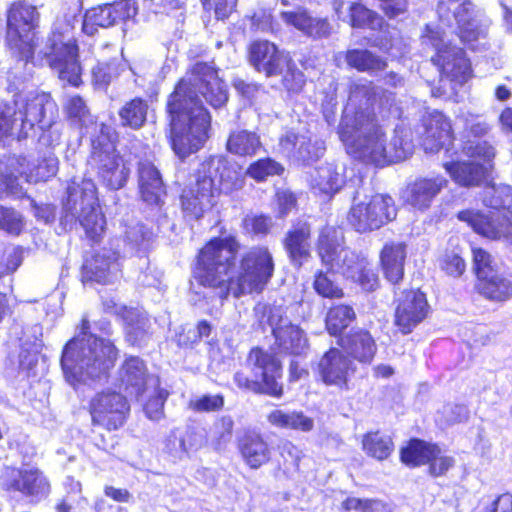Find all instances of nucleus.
Wrapping results in <instances>:
<instances>
[{
    "instance_id": "1",
    "label": "nucleus",
    "mask_w": 512,
    "mask_h": 512,
    "mask_svg": "<svg viewBox=\"0 0 512 512\" xmlns=\"http://www.w3.org/2000/svg\"><path fill=\"white\" fill-rule=\"evenodd\" d=\"M239 249L240 243L232 236L210 240L198 255L195 278L199 284L222 299L229 292L235 297L262 292L274 274L272 253L266 246H253L236 265Z\"/></svg>"
},
{
    "instance_id": "2",
    "label": "nucleus",
    "mask_w": 512,
    "mask_h": 512,
    "mask_svg": "<svg viewBox=\"0 0 512 512\" xmlns=\"http://www.w3.org/2000/svg\"><path fill=\"white\" fill-rule=\"evenodd\" d=\"M200 95L214 108H220L228 101L226 85L215 68L203 62L192 66L169 98L172 128H210L211 117L203 107Z\"/></svg>"
},
{
    "instance_id": "3",
    "label": "nucleus",
    "mask_w": 512,
    "mask_h": 512,
    "mask_svg": "<svg viewBox=\"0 0 512 512\" xmlns=\"http://www.w3.org/2000/svg\"><path fill=\"white\" fill-rule=\"evenodd\" d=\"M88 330L89 321L83 317L77 335L63 349L62 369L73 386L106 376L118 358V349L111 340L97 337Z\"/></svg>"
},
{
    "instance_id": "4",
    "label": "nucleus",
    "mask_w": 512,
    "mask_h": 512,
    "mask_svg": "<svg viewBox=\"0 0 512 512\" xmlns=\"http://www.w3.org/2000/svg\"><path fill=\"white\" fill-rule=\"evenodd\" d=\"M346 152L355 159L378 166L398 162L412 155V130H338Z\"/></svg>"
},
{
    "instance_id": "5",
    "label": "nucleus",
    "mask_w": 512,
    "mask_h": 512,
    "mask_svg": "<svg viewBox=\"0 0 512 512\" xmlns=\"http://www.w3.org/2000/svg\"><path fill=\"white\" fill-rule=\"evenodd\" d=\"M483 203L496 211L484 214L465 210L459 212L458 218L483 237L512 245V187L505 184L486 187Z\"/></svg>"
},
{
    "instance_id": "6",
    "label": "nucleus",
    "mask_w": 512,
    "mask_h": 512,
    "mask_svg": "<svg viewBox=\"0 0 512 512\" xmlns=\"http://www.w3.org/2000/svg\"><path fill=\"white\" fill-rule=\"evenodd\" d=\"M79 11V6L76 5L73 15L64 25L57 20L48 39L49 52L45 53L50 67L58 73L59 78L73 86H78L81 82V66L77 60L78 48L72 35L76 14Z\"/></svg>"
},
{
    "instance_id": "7",
    "label": "nucleus",
    "mask_w": 512,
    "mask_h": 512,
    "mask_svg": "<svg viewBox=\"0 0 512 512\" xmlns=\"http://www.w3.org/2000/svg\"><path fill=\"white\" fill-rule=\"evenodd\" d=\"M115 130H95L92 135L91 164L100 179L113 190L122 188L130 174V163L115 147Z\"/></svg>"
},
{
    "instance_id": "8",
    "label": "nucleus",
    "mask_w": 512,
    "mask_h": 512,
    "mask_svg": "<svg viewBox=\"0 0 512 512\" xmlns=\"http://www.w3.org/2000/svg\"><path fill=\"white\" fill-rule=\"evenodd\" d=\"M247 363L253 376L249 378L244 373L237 372L234 380L238 387L273 397H280L283 394L282 385L278 383L281 377V364L275 356L260 348H254L248 355Z\"/></svg>"
},
{
    "instance_id": "9",
    "label": "nucleus",
    "mask_w": 512,
    "mask_h": 512,
    "mask_svg": "<svg viewBox=\"0 0 512 512\" xmlns=\"http://www.w3.org/2000/svg\"><path fill=\"white\" fill-rule=\"evenodd\" d=\"M64 209L66 221L78 219L91 239H96L104 231L106 221L97 204L92 181L84 180L81 186L70 187Z\"/></svg>"
},
{
    "instance_id": "10",
    "label": "nucleus",
    "mask_w": 512,
    "mask_h": 512,
    "mask_svg": "<svg viewBox=\"0 0 512 512\" xmlns=\"http://www.w3.org/2000/svg\"><path fill=\"white\" fill-rule=\"evenodd\" d=\"M396 214V207L390 196H367L357 191L347 219L357 232L366 233L386 225L395 219Z\"/></svg>"
},
{
    "instance_id": "11",
    "label": "nucleus",
    "mask_w": 512,
    "mask_h": 512,
    "mask_svg": "<svg viewBox=\"0 0 512 512\" xmlns=\"http://www.w3.org/2000/svg\"><path fill=\"white\" fill-rule=\"evenodd\" d=\"M18 101L0 105V128H50L57 112V106L51 96L37 93L28 99L24 111H16Z\"/></svg>"
},
{
    "instance_id": "12",
    "label": "nucleus",
    "mask_w": 512,
    "mask_h": 512,
    "mask_svg": "<svg viewBox=\"0 0 512 512\" xmlns=\"http://www.w3.org/2000/svg\"><path fill=\"white\" fill-rule=\"evenodd\" d=\"M38 22L36 7L25 1L13 3L8 10L7 43L23 60L28 61L33 56Z\"/></svg>"
},
{
    "instance_id": "13",
    "label": "nucleus",
    "mask_w": 512,
    "mask_h": 512,
    "mask_svg": "<svg viewBox=\"0 0 512 512\" xmlns=\"http://www.w3.org/2000/svg\"><path fill=\"white\" fill-rule=\"evenodd\" d=\"M318 254L323 264L349 279L355 277L367 261L365 257L343 246L337 230L331 226H326L320 231Z\"/></svg>"
},
{
    "instance_id": "14",
    "label": "nucleus",
    "mask_w": 512,
    "mask_h": 512,
    "mask_svg": "<svg viewBox=\"0 0 512 512\" xmlns=\"http://www.w3.org/2000/svg\"><path fill=\"white\" fill-rule=\"evenodd\" d=\"M262 313L272 329L274 347L279 353L298 356L307 351L308 340L304 331L288 319L284 307L263 306Z\"/></svg>"
},
{
    "instance_id": "15",
    "label": "nucleus",
    "mask_w": 512,
    "mask_h": 512,
    "mask_svg": "<svg viewBox=\"0 0 512 512\" xmlns=\"http://www.w3.org/2000/svg\"><path fill=\"white\" fill-rule=\"evenodd\" d=\"M423 42L435 48L436 55L432 57V61L439 67L442 74L457 81L467 79L470 66L463 50L445 43L442 32L426 26Z\"/></svg>"
},
{
    "instance_id": "16",
    "label": "nucleus",
    "mask_w": 512,
    "mask_h": 512,
    "mask_svg": "<svg viewBox=\"0 0 512 512\" xmlns=\"http://www.w3.org/2000/svg\"><path fill=\"white\" fill-rule=\"evenodd\" d=\"M0 485L7 491H17L33 502L46 499L51 485L45 474L36 467L6 468L0 477Z\"/></svg>"
},
{
    "instance_id": "17",
    "label": "nucleus",
    "mask_w": 512,
    "mask_h": 512,
    "mask_svg": "<svg viewBox=\"0 0 512 512\" xmlns=\"http://www.w3.org/2000/svg\"><path fill=\"white\" fill-rule=\"evenodd\" d=\"M472 4L468 0H440L438 15L441 22L458 28L459 37L464 42H472L485 35V28L471 16Z\"/></svg>"
},
{
    "instance_id": "18",
    "label": "nucleus",
    "mask_w": 512,
    "mask_h": 512,
    "mask_svg": "<svg viewBox=\"0 0 512 512\" xmlns=\"http://www.w3.org/2000/svg\"><path fill=\"white\" fill-rule=\"evenodd\" d=\"M130 411L127 399L117 392H101L90 402L92 423L108 431L122 427Z\"/></svg>"
},
{
    "instance_id": "19",
    "label": "nucleus",
    "mask_w": 512,
    "mask_h": 512,
    "mask_svg": "<svg viewBox=\"0 0 512 512\" xmlns=\"http://www.w3.org/2000/svg\"><path fill=\"white\" fill-rule=\"evenodd\" d=\"M203 178L213 181V189L216 192V182L224 193H230L241 189L244 184V172L242 167L234 161H229L223 155L211 156L204 160L197 170Z\"/></svg>"
},
{
    "instance_id": "20",
    "label": "nucleus",
    "mask_w": 512,
    "mask_h": 512,
    "mask_svg": "<svg viewBox=\"0 0 512 512\" xmlns=\"http://www.w3.org/2000/svg\"><path fill=\"white\" fill-rule=\"evenodd\" d=\"M429 305L420 290H405L396 300L394 323L399 330L410 333L428 315Z\"/></svg>"
},
{
    "instance_id": "21",
    "label": "nucleus",
    "mask_w": 512,
    "mask_h": 512,
    "mask_svg": "<svg viewBox=\"0 0 512 512\" xmlns=\"http://www.w3.org/2000/svg\"><path fill=\"white\" fill-rule=\"evenodd\" d=\"M215 192L213 181L203 179L198 173L195 181L186 186L181 194V206L184 216L190 220L200 219L214 205Z\"/></svg>"
},
{
    "instance_id": "22",
    "label": "nucleus",
    "mask_w": 512,
    "mask_h": 512,
    "mask_svg": "<svg viewBox=\"0 0 512 512\" xmlns=\"http://www.w3.org/2000/svg\"><path fill=\"white\" fill-rule=\"evenodd\" d=\"M120 379L125 390L135 397H143L146 392L156 391L160 386L159 377L149 374L144 361L137 356L125 359L120 369Z\"/></svg>"
},
{
    "instance_id": "23",
    "label": "nucleus",
    "mask_w": 512,
    "mask_h": 512,
    "mask_svg": "<svg viewBox=\"0 0 512 512\" xmlns=\"http://www.w3.org/2000/svg\"><path fill=\"white\" fill-rule=\"evenodd\" d=\"M137 8L131 1H121L90 9L84 16L82 29L87 35H94L98 27L108 28L117 20H126L135 17Z\"/></svg>"
},
{
    "instance_id": "24",
    "label": "nucleus",
    "mask_w": 512,
    "mask_h": 512,
    "mask_svg": "<svg viewBox=\"0 0 512 512\" xmlns=\"http://www.w3.org/2000/svg\"><path fill=\"white\" fill-rule=\"evenodd\" d=\"M105 309L119 315L125 324L126 340L134 346H145L150 337V321L138 309L118 305L113 300L104 302Z\"/></svg>"
},
{
    "instance_id": "25",
    "label": "nucleus",
    "mask_w": 512,
    "mask_h": 512,
    "mask_svg": "<svg viewBox=\"0 0 512 512\" xmlns=\"http://www.w3.org/2000/svg\"><path fill=\"white\" fill-rule=\"evenodd\" d=\"M318 371L325 384L347 389L348 378L353 373L352 361L339 349L331 348L320 359Z\"/></svg>"
},
{
    "instance_id": "26",
    "label": "nucleus",
    "mask_w": 512,
    "mask_h": 512,
    "mask_svg": "<svg viewBox=\"0 0 512 512\" xmlns=\"http://www.w3.org/2000/svg\"><path fill=\"white\" fill-rule=\"evenodd\" d=\"M311 226L307 221L294 223L286 232L283 246L290 263L300 268L311 258Z\"/></svg>"
},
{
    "instance_id": "27",
    "label": "nucleus",
    "mask_w": 512,
    "mask_h": 512,
    "mask_svg": "<svg viewBox=\"0 0 512 512\" xmlns=\"http://www.w3.org/2000/svg\"><path fill=\"white\" fill-rule=\"evenodd\" d=\"M251 64L267 76L281 74L288 63V55L278 51L277 47L269 41H256L249 49Z\"/></svg>"
},
{
    "instance_id": "28",
    "label": "nucleus",
    "mask_w": 512,
    "mask_h": 512,
    "mask_svg": "<svg viewBox=\"0 0 512 512\" xmlns=\"http://www.w3.org/2000/svg\"><path fill=\"white\" fill-rule=\"evenodd\" d=\"M84 275L98 283H109L121 272L117 252L103 248L83 266Z\"/></svg>"
},
{
    "instance_id": "29",
    "label": "nucleus",
    "mask_w": 512,
    "mask_h": 512,
    "mask_svg": "<svg viewBox=\"0 0 512 512\" xmlns=\"http://www.w3.org/2000/svg\"><path fill=\"white\" fill-rule=\"evenodd\" d=\"M305 133L298 134L289 131L284 137L280 138V147L284 153L289 156L297 157L303 161L319 158L325 151V142L315 139L312 143V137Z\"/></svg>"
},
{
    "instance_id": "30",
    "label": "nucleus",
    "mask_w": 512,
    "mask_h": 512,
    "mask_svg": "<svg viewBox=\"0 0 512 512\" xmlns=\"http://www.w3.org/2000/svg\"><path fill=\"white\" fill-rule=\"evenodd\" d=\"M447 184V179L439 175L433 178H416L407 186L406 201L417 209H426Z\"/></svg>"
},
{
    "instance_id": "31",
    "label": "nucleus",
    "mask_w": 512,
    "mask_h": 512,
    "mask_svg": "<svg viewBox=\"0 0 512 512\" xmlns=\"http://www.w3.org/2000/svg\"><path fill=\"white\" fill-rule=\"evenodd\" d=\"M309 183L314 193L332 196L345 183L343 169L334 163L319 165L310 172Z\"/></svg>"
},
{
    "instance_id": "32",
    "label": "nucleus",
    "mask_w": 512,
    "mask_h": 512,
    "mask_svg": "<svg viewBox=\"0 0 512 512\" xmlns=\"http://www.w3.org/2000/svg\"><path fill=\"white\" fill-rule=\"evenodd\" d=\"M280 17L285 24L293 26L309 37L322 38L331 33V26L327 19L314 17L306 9L284 11L281 12Z\"/></svg>"
},
{
    "instance_id": "33",
    "label": "nucleus",
    "mask_w": 512,
    "mask_h": 512,
    "mask_svg": "<svg viewBox=\"0 0 512 512\" xmlns=\"http://www.w3.org/2000/svg\"><path fill=\"white\" fill-rule=\"evenodd\" d=\"M406 256L407 245L403 241H388L381 249V267L391 283L396 284L403 278Z\"/></svg>"
},
{
    "instance_id": "34",
    "label": "nucleus",
    "mask_w": 512,
    "mask_h": 512,
    "mask_svg": "<svg viewBox=\"0 0 512 512\" xmlns=\"http://www.w3.org/2000/svg\"><path fill=\"white\" fill-rule=\"evenodd\" d=\"M343 350L362 363H370L377 346L371 334L363 329L352 330L338 340Z\"/></svg>"
},
{
    "instance_id": "35",
    "label": "nucleus",
    "mask_w": 512,
    "mask_h": 512,
    "mask_svg": "<svg viewBox=\"0 0 512 512\" xmlns=\"http://www.w3.org/2000/svg\"><path fill=\"white\" fill-rule=\"evenodd\" d=\"M443 167L454 182L465 187L478 186L488 173L486 165L474 161L446 162Z\"/></svg>"
},
{
    "instance_id": "36",
    "label": "nucleus",
    "mask_w": 512,
    "mask_h": 512,
    "mask_svg": "<svg viewBox=\"0 0 512 512\" xmlns=\"http://www.w3.org/2000/svg\"><path fill=\"white\" fill-rule=\"evenodd\" d=\"M139 188L142 199L148 204H158L164 194V185L158 169L149 161H142L138 168Z\"/></svg>"
},
{
    "instance_id": "37",
    "label": "nucleus",
    "mask_w": 512,
    "mask_h": 512,
    "mask_svg": "<svg viewBox=\"0 0 512 512\" xmlns=\"http://www.w3.org/2000/svg\"><path fill=\"white\" fill-rule=\"evenodd\" d=\"M11 166L16 167L20 176L25 177L26 182L37 183L46 181L54 176L58 170V160L53 155H49L43 159L37 166L31 167V163L26 157H14Z\"/></svg>"
},
{
    "instance_id": "38",
    "label": "nucleus",
    "mask_w": 512,
    "mask_h": 512,
    "mask_svg": "<svg viewBox=\"0 0 512 512\" xmlns=\"http://www.w3.org/2000/svg\"><path fill=\"white\" fill-rule=\"evenodd\" d=\"M207 138V130H170L172 148L182 159L197 152Z\"/></svg>"
},
{
    "instance_id": "39",
    "label": "nucleus",
    "mask_w": 512,
    "mask_h": 512,
    "mask_svg": "<svg viewBox=\"0 0 512 512\" xmlns=\"http://www.w3.org/2000/svg\"><path fill=\"white\" fill-rule=\"evenodd\" d=\"M478 290L488 300L505 302L512 298V280L495 273L479 281Z\"/></svg>"
},
{
    "instance_id": "40",
    "label": "nucleus",
    "mask_w": 512,
    "mask_h": 512,
    "mask_svg": "<svg viewBox=\"0 0 512 512\" xmlns=\"http://www.w3.org/2000/svg\"><path fill=\"white\" fill-rule=\"evenodd\" d=\"M240 450L245 462L253 469L261 467L270 459L268 444L259 435L246 436Z\"/></svg>"
},
{
    "instance_id": "41",
    "label": "nucleus",
    "mask_w": 512,
    "mask_h": 512,
    "mask_svg": "<svg viewBox=\"0 0 512 512\" xmlns=\"http://www.w3.org/2000/svg\"><path fill=\"white\" fill-rule=\"evenodd\" d=\"M119 114L122 124L131 128L156 124L154 113L148 111V105L142 99L131 100L120 110Z\"/></svg>"
},
{
    "instance_id": "42",
    "label": "nucleus",
    "mask_w": 512,
    "mask_h": 512,
    "mask_svg": "<svg viewBox=\"0 0 512 512\" xmlns=\"http://www.w3.org/2000/svg\"><path fill=\"white\" fill-rule=\"evenodd\" d=\"M260 146L259 136L248 130H234L227 140L228 151L239 156L253 155Z\"/></svg>"
},
{
    "instance_id": "43",
    "label": "nucleus",
    "mask_w": 512,
    "mask_h": 512,
    "mask_svg": "<svg viewBox=\"0 0 512 512\" xmlns=\"http://www.w3.org/2000/svg\"><path fill=\"white\" fill-rule=\"evenodd\" d=\"M346 61L349 66L362 72H377L386 68L387 63L369 50H351L347 52Z\"/></svg>"
},
{
    "instance_id": "44",
    "label": "nucleus",
    "mask_w": 512,
    "mask_h": 512,
    "mask_svg": "<svg viewBox=\"0 0 512 512\" xmlns=\"http://www.w3.org/2000/svg\"><path fill=\"white\" fill-rule=\"evenodd\" d=\"M393 447L391 437L379 432H369L362 439V448L365 453L377 460L386 459L393 451Z\"/></svg>"
},
{
    "instance_id": "45",
    "label": "nucleus",
    "mask_w": 512,
    "mask_h": 512,
    "mask_svg": "<svg viewBox=\"0 0 512 512\" xmlns=\"http://www.w3.org/2000/svg\"><path fill=\"white\" fill-rule=\"evenodd\" d=\"M433 453H435V445L414 439L401 450V460L407 465L419 466L426 464Z\"/></svg>"
},
{
    "instance_id": "46",
    "label": "nucleus",
    "mask_w": 512,
    "mask_h": 512,
    "mask_svg": "<svg viewBox=\"0 0 512 512\" xmlns=\"http://www.w3.org/2000/svg\"><path fill=\"white\" fill-rule=\"evenodd\" d=\"M355 319V312L347 305L332 307L326 316V328L331 335H339Z\"/></svg>"
},
{
    "instance_id": "47",
    "label": "nucleus",
    "mask_w": 512,
    "mask_h": 512,
    "mask_svg": "<svg viewBox=\"0 0 512 512\" xmlns=\"http://www.w3.org/2000/svg\"><path fill=\"white\" fill-rule=\"evenodd\" d=\"M152 232L141 223L128 226L125 231V243L131 253L145 252L152 240Z\"/></svg>"
},
{
    "instance_id": "48",
    "label": "nucleus",
    "mask_w": 512,
    "mask_h": 512,
    "mask_svg": "<svg viewBox=\"0 0 512 512\" xmlns=\"http://www.w3.org/2000/svg\"><path fill=\"white\" fill-rule=\"evenodd\" d=\"M462 152L469 158H476L483 161L482 164L491 169V162L495 157V149L488 142L474 136L463 143Z\"/></svg>"
},
{
    "instance_id": "49",
    "label": "nucleus",
    "mask_w": 512,
    "mask_h": 512,
    "mask_svg": "<svg viewBox=\"0 0 512 512\" xmlns=\"http://www.w3.org/2000/svg\"><path fill=\"white\" fill-rule=\"evenodd\" d=\"M350 22L352 27H367L376 30L381 27L383 19L365 6L354 3L350 6Z\"/></svg>"
},
{
    "instance_id": "50",
    "label": "nucleus",
    "mask_w": 512,
    "mask_h": 512,
    "mask_svg": "<svg viewBox=\"0 0 512 512\" xmlns=\"http://www.w3.org/2000/svg\"><path fill=\"white\" fill-rule=\"evenodd\" d=\"M453 141L452 130H425L421 136V146L425 153H435L449 146Z\"/></svg>"
},
{
    "instance_id": "51",
    "label": "nucleus",
    "mask_w": 512,
    "mask_h": 512,
    "mask_svg": "<svg viewBox=\"0 0 512 512\" xmlns=\"http://www.w3.org/2000/svg\"><path fill=\"white\" fill-rule=\"evenodd\" d=\"M195 436V433H189L187 435L189 444H187L185 437L177 435L176 431H172L166 439L165 451L174 459L182 460L188 456L191 449L197 448L196 445L191 442L192 438Z\"/></svg>"
},
{
    "instance_id": "52",
    "label": "nucleus",
    "mask_w": 512,
    "mask_h": 512,
    "mask_svg": "<svg viewBox=\"0 0 512 512\" xmlns=\"http://www.w3.org/2000/svg\"><path fill=\"white\" fill-rule=\"evenodd\" d=\"M149 396L148 401L144 404V413L152 421H160L164 418V404L168 396L167 391L158 386L156 391L146 392Z\"/></svg>"
},
{
    "instance_id": "53",
    "label": "nucleus",
    "mask_w": 512,
    "mask_h": 512,
    "mask_svg": "<svg viewBox=\"0 0 512 512\" xmlns=\"http://www.w3.org/2000/svg\"><path fill=\"white\" fill-rule=\"evenodd\" d=\"M473 262L478 280L481 281L488 276L497 273V263L494 257L482 248H473Z\"/></svg>"
},
{
    "instance_id": "54",
    "label": "nucleus",
    "mask_w": 512,
    "mask_h": 512,
    "mask_svg": "<svg viewBox=\"0 0 512 512\" xmlns=\"http://www.w3.org/2000/svg\"><path fill=\"white\" fill-rule=\"evenodd\" d=\"M283 167L271 158L260 159L252 163L245 172L257 181H263L269 176L279 175Z\"/></svg>"
},
{
    "instance_id": "55",
    "label": "nucleus",
    "mask_w": 512,
    "mask_h": 512,
    "mask_svg": "<svg viewBox=\"0 0 512 512\" xmlns=\"http://www.w3.org/2000/svg\"><path fill=\"white\" fill-rule=\"evenodd\" d=\"M224 398L220 394L202 395L189 401V408L195 412H214L222 409Z\"/></svg>"
},
{
    "instance_id": "56",
    "label": "nucleus",
    "mask_w": 512,
    "mask_h": 512,
    "mask_svg": "<svg viewBox=\"0 0 512 512\" xmlns=\"http://www.w3.org/2000/svg\"><path fill=\"white\" fill-rule=\"evenodd\" d=\"M469 417V410L466 406L460 404H446L439 411V420L446 425H453L466 421Z\"/></svg>"
},
{
    "instance_id": "57",
    "label": "nucleus",
    "mask_w": 512,
    "mask_h": 512,
    "mask_svg": "<svg viewBox=\"0 0 512 512\" xmlns=\"http://www.w3.org/2000/svg\"><path fill=\"white\" fill-rule=\"evenodd\" d=\"M283 74V85L291 92H299L305 83L303 73L298 70L295 64L288 57V63L284 66Z\"/></svg>"
},
{
    "instance_id": "58",
    "label": "nucleus",
    "mask_w": 512,
    "mask_h": 512,
    "mask_svg": "<svg viewBox=\"0 0 512 512\" xmlns=\"http://www.w3.org/2000/svg\"><path fill=\"white\" fill-rule=\"evenodd\" d=\"M316 292L327 298H339L343 295L342 289L331 279L327 273L319 272L314 281Z\"/></svg>"
},
{
    "instance_id": "59",
    "label": "nucleus",
    "mask_w": 512,
    "mask_h": 512,
    "mask_svg": "<svg viewBox=\"0 0 512 512\" xmlns=\"http://www.w3.org/2000/svg\"><path fill=\"white\" fill-rule=\"evenodd\" d=\"M346 511L356 510L359 512H380L385 508L382 501L376 499H360L349 497L342 503Z\"/></svg>"
},
{
    "instance_id": "60",
    "label": "nucleus",
    "mask_w": 512,
    "mask_h": 512,
    "mask_svg": "<svg viewBox=\"0 0 512 512\" xmlns=\"http://www.w3.org/2000/svg\"><path fill=\"white\" fill-rule=\"evenodd\" d=\"M118 75V68L115 62L98 63L92 69L93 81L96 85L106 86Z\"/></svg>"
},
{
    "instance_id": "61",
    "label": "nucleus",
    "mask_w": 512,
    "mask_h": 512,
    "mask_svg": "<svg viewBox=\"0 0 512 512\" xmlns=\"http://www.w3.org/2000/svg\"><path fill=\"white\" fill-rule=\"evenodd\" d=\"M64 488L69 502L76 504L79 508H85L88 505V500L82 495V484L80 481L74 479L72 476H67L64 481Z\"/></svg>"
},
{
    "instance_id": "62",
    "label": "nucleus",
    "mask_w": 512,
    "mask_h": 512,
    "mask_svg": "<svg viewBox=\"0 0 512 512\" xmlns=\"http://www.w3.org/2000/svg\"><path fill=\"white\" fill-rule=\"evenodd\" d=\"M0 228L18 234L22 229L21 215L13 209L0 206Z\"/></svg>"
},
{
    "instance_id": "63",
    "label": "nucleus",
    "mask_w": 512,
    "mask_h": 512,
    "mask_svg": "<svg viewBox=\"0 0 512 512\" xmlns=\"http://www.w3.org/2000/svg\"><path fill=\"white\" fill-rule=\"evenodd\" d=\"M429 463V472L433 476L445 474L454 464L452 457L443 455L438 446L435 445V453L427 462Z\"/></svg>"
},
{
    "instance_id": "64",
    "label": "nucleus",
    "mask_w": 512,
    "mask_h": 512,
    "mask_svg": "<svg viewBox=\"0 0 512 512\" xmlns=\"http://www.w3.org/2000/svg\"><path fill=\"white\" fill-rule=\"evenodd\" d=\"M351 279L357 282L366 291H374L379 284L378 275L370 267L368 261H366L365 265L361 267L359 273Z\"/></svg>"
}]
</instances>
